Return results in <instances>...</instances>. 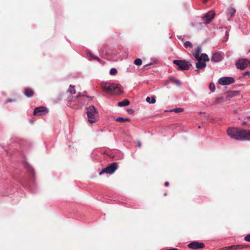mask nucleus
Segmentation results:
<instances>
[{"label":"nucleus","mask_w":250,"mask_h":250,"mask_svg":"<svg viewBox=\"0 0 250 250\" xmlns=\"http://www.w3.org/2000/svg\"><path fill=\"white\" fill-rule=\"evenodd\" d=\"M227 134L236 140L250 141V130L229 127L227 130Z\"/></svg>","instance_id":"nucleus-1"},{"label":"nucleus","mask_w":250,"mask_h":250,"mask_svg":"<svg viewBox=\"0 0 250 250\" xmlns=\"http://www.w3.org/2000/svg\"><path fill=\"white\" fill-rule=\"evenodd\" d=\"M102 88L103 90L110 94L119 95L123 93L118 84L115 83H102Z\"/></svg>","instance_id":"nucleus-2"},{"label":"nucleus","mask_w":250,"mask_h":250,"mask_svg":"<svg viewBox=\"0 0 250 250\" xmlns=\"http://www.w3.org/2000/svg\"><path fill=\"white\" fill-rule=\"evenodd\" d=\"M86 113L88 122L90 124L94 123L98 120V112L94 106L91 105L87 107Z\"/></svg>","instance_id":"nucleus-3"},{"label":"nucleus","mask_w":250,"mask_h":250,"mask_svg":"<svg viewBox=\"0 0 250 250\" xmlns=\"http://www.w3.org/2000/svg\"><path fill=\"white\" fill-rule=\"evenodd\" d=\"M173 63L178 66V70H187L189 68L191 64L186 62L185 60H174Z\"/></svg>","instance_id":"nucleus-4"},{"label":"nucleus","mask_w":250,"mask_h":250,"mask_svg":"<svg viewBox=\"0 0 250 250\" xmlns=\"http://www.w3.org/2000/svg\"><path fill=\"white\" fill-rule=\"evenodd\" d=\"M118 167L117 163L114 162L112 163L111 165L107 167H106L103 169L99 173V175H101L103 173H106L107 174H111L113 173Z\"/></svg>","instance_id":"nucleus-5"},{"label":"nucleus","mask_w":250,"mask_h":250,"mask_svg":"<svg viewBox=\"0 0 250 250\" xmlns=\"http://www.w3.org/2000/svg\"><path fill=\"white\" fill-rule=\"evenodd\" d=\"M250 63V61L246 59H241L237 61L236 67L237 69L243 70L247 68Z\"/></svg>","instance_id":"nucleus-6"},{"label":"nucleus","mask_w":250,"mask_h":250,"mask_svg":"<svg viewBox=\"0 0 250 250\" xmlns=\"http://www.w3.org/2000/svg\"><path fill=\"white\" fill-rule=\"evenodd\" d=\"M215 15L214 11L212 10L208 11L202 18L203 23L208 24L210 23L211 20L214 18Z\"/></svg>","instance_id":"nucleus-7"},{"label":"nucleus","mask_w":250,"mask_h":250,"mask_svg":"<svg viewBox=\"0 0 250 250\" xmlns=\"http://www.w3.org/2000/svg\"><path fill=\"white\" fill-rule=\"evenodd\" d=\"M234 82V79L230 77H223L220 78L218 80L219 84L222 85L230 84L233 83Z\"/></svg>","instance_id":"nucleus-8"},{"label":"nucleus","mask_w":250,"mask_h":250,"mask_svg":"<svg viewBox=\"0 0 250 250\" xmlns=\"http://www.w3.org/2000/svg\"><path fill=\"white\" fill-rule=\"evenodd\" d=\"M48 112L47 108L44 106H40L34 109L33 114L36 116H42L46 114Z\"/></svg>","instance_id":"nucleus-9"},{"label":"nucleus","mask_w":250,"mask_h":250,"mask_svg":"<svg viewBox=\"0 0 250 250\" xmlns=\"http://www.w3.org/2000/svg\"><path fill=\"white\" fill-rule=\"evenodd\" d=\"M188 247L192 250L202 249L205 248V245L203 243L193 241L188 244Z\"/></svg>","instance_id":"nucleus-10"},{"label":"nucleus","mask_w":250,"mask_h":250,"mask_svg":"<svg viewBox=\"0 0 250 250\" xmlns=\"http://www.w3.org/2000/svg\"><path fill=\"white\" fill-rule=\"evenodd\" d=\"M222 59V55L220 53H215L211 57V61L218 62Z\"/></svg>","instance_id":"nucleus-11"},{"label":"nucleus","mask_w":250,"mask_h":250,"mask_svg":"<svg viewBox=\"0 0 250 250\" xmlns=\"http://www.w3.org/2000/svg\"><path fill=\"white\" fill-rule=\"evenodd\" d=\"M198 62L196 63V68L198 69H203L206 66V62L201 61L199 59H196Z\"/></svg>","instance_id":"nucleus-12"},{"label":"nucleus","mask_w":250,"mask_h":250,"mask_svg":"<svg viewBox=\"0 0 250 250\" xmlns=\"http://www.w3.org/2000/svg\"><path fill=\"white\" fill-rule=\"evenodd\" d=\"M24 94L28 97H31L34 95V92L32 89L30 88H26L24 90Z\"/></svg>","instance_id":"nucleus-13"},{"label":"nucleus","mask_w":250,"mask_h":250,"mask_svg":"<svg viewBox=\"0 0 250 250\" xmlns=\"http://www.w3.org/2000/svg\"><path fill=\"white\" fill-rule=\"evenodd\" d=\"M170 82L173 84H176L178 86H180L181 84L180 81H179L178 80H177L173 77L170 78L167 83H170Z\"/></svg>","instance_id":"nucleus-14"},{"label":"nucleus","mask_w":250,"mask_h":250,"mask_svg":"<svg viewBox=\"0 0 250 250\" xmlns=\"http://www.w3.org/2000/svg\"><path fill=\"white\" fill-rule=\"evenodd\" d=\"M198 59L204 62H208L209 61L208 56L205 53H202L201 56H199Z\"/></svg>","instance_id":"nucleus-15"},{"label":"nucleus","mask_w":250,"mask_h":250,"mask_svg":"<svg viewBox=\"0 0 250 250\" xmlns=\"http://www.w3.org/2000/svg\"><path fill=\"white\" fill-rule=\"evenodd\" d=\"M225 101H226L225 99L223 97H216L215 99V101H214L213 104H218L221 103L222 102H223Z\"/></svg>","instance_id":"nucleus-16"},{"label":"nucleus","mask_w":250,"mask_h":250,"mask_svg":"<svg viewBox=\"0 0 250 250\" xmlns=\"http://www.w3.org/2000/svg\"><path fill=\"white\" fill-rule=\"evenodd\" d=\"M130 103V102L128 100H125L122 102H119L118 105L119 106H124L128 105Z\"/></svg>","instance_id":"nucleus-17"},{"label":"nucleus","mask_w":250,"mask_h":250,"mask_svg":"<svg viewBox=\"0 0 250 250\" xmlns=\"http://www.w3.org/2000/svg\"><path fill=\"white\" fill-rule=\"evenodd\" d=\"M201 51V48L200 47H197L195 50V52L193 54L194 57L196 59H198L199 54Z\"/></svg>","instance_id":"nucleus-18"},{"label":"nucleus","mask_w":250,"mask_h":250,"mask_svg":"<svg viewBox=\"0 0 250 250\" xmlns=\"http://www.w3.org/2000/svg\"><path fill=\"white\" fill-rule=\"evenodd\" d=\"M146 101L150 104H154L156 102V99H155V96H153L151 97V98H150L149 97H147L146 98Z\"/></svg>","instance_id":"nucleus-19"},{"label":"nucleus","mask_w":250,"mask_h":250,"mask_svg":"<svg viewBox=\"0 0 250 250\" xmlns=\"http://www.w3.org/2000/svg\"><path fill=\"white\" fill-rule=\"evenodd\" d=\"M116 121L118 122L123 123L125 122H129L130 121L129 118H124L122 117H118L116 119Z\"/></svg>","instance_id":"nucleus-20"},{"label":"nucleus","mask_w":250,"mask_h":250,"mask_svg":"<svg viewBox=\"0 0 250 250\" xmlns=\"http://www.w3.org/2000/svg\"><path fill=\"white\" fill-rule=\"evenodd\" d=\"M229 12L228 14L230 16V17H232L235 13V9L231 7L229 8Z\"/></svg>","instance_id":"nucleus-21"},{"label":"nucleus","mask_w":250,"mask_h":250,"mask_svg":"<svg viewBox=\"0 0 250 250\" xmlns=\"http://www.w3.org/2000/svg\"><path fill=\"white\" fill-rule=\"evenodd\" d=\"M231 246L232 250H241V248H243V247H242L241 245H232Z\"/></svg>","instance_id":"nucleus-22"},{"label":"nucleus","mask_w":250,"mask_h":250,"mask_svg":"<svg viewBox=\"0 0 250 250\" xmlns=\"http://www.w3.org/2000/svg\"><path fill=\"white\" fill-rule=\"evenodd\" d=\"M184 46L186 48H188V47L192 48V43L190 42L187 41V42H186L184 43Z\"/></svg>","instance_id":"nucleus-23"},{"label":"nucleus","mask_w":250,"mask_h":250,"mask_svg":"<svg viewBox=\"0 0 250 250\" xmlns=\"http://www.w3.org/2000/svg\"><path fill=\"white\" fill-rule=\"evenodd\" d=\"M142 63V61L140 59H137L134 61V64L137 66L141 65Z\"/></svg>","instance_id":"nucleus-24"},{"label":"nucleus","mask_w":250,"mask_h":250,"mask_svg":"<svg viewBox=\"0 0 250 250\" xmlns=\"http://www.w3.org/2000/svg\"><path fill=\"white\" fill-rule=\"evenodd\" d=\"M234 96V94L232 93H229L226 95L225 99L226 101L230 100V99Z\"/></svg>","instance_id":"nucleus-25"},{"label":"nucleus","mask_w":250,"mask_h":250,"mask_svg":"<svg viewBox=\"0 0 250 250\" xmlns=\"http://www.w3.org/2000/svg\"><path fill=\"white\" fill-rule=\"evenodd\" d=\"M68 91L71 94H75V90L74 89V86H72L71 85H70L69 88L68 89Z\"/></svg>","instance_id":"nucleus-26"},{"label":"nucleus","mask_w":250,"mask_h":250,"mask_svg":"<svg viewBox=\"0 0 250 250\" xmlns=\"http://www.w3.org/2000/svg\"><path fill=\"white\" fill-rule=\"evenodd\" d=\"M117 73V70L116 68H111L110 70V74L111 75H115Z\"/></svg>","instance_id":"nucleus-27"},{"label":"nucleus","mask_w":250,"mask_h":250,"mask_svg":"<svg viewBox=\"0 0 250 250\" xmlns=\"http://www.w3.org/2000/svg\"><path fill=\"white\" fill-rule=\"evenodd\" d=\"M184 109L182 108H177L171 110L170 111H175L176 113L181 112L183 111Z\"/></svg>","instance_id":"nucleus-28"},{"label":"nucleus","mask_w":250,"mask_h":250,"mask_svg":"<svg viewBox=\"0 0 250 250\" xmlns=\"http://www.w3.org/2000/svg\"><path fill=\"white\" fill-rule=\"evenodd\" d=\"M89 56L90 57V59H89V60L91 59H95V60H98V61H100L101 60L97 57H94L92 54L90 53L89 54Z\"/></svg>","instance_id":"nucleus-29"},{"label":"nucleus","mask_w":250,"mask_h":250,"mask_svg":"<svg viewBox=\"0 0 250 250\" xmlns=\"http://www.w3.org/2000/svg\"><path fill=\"white\" fill-rule=\"evenodd\" d=\"M209 88L212 91H213L215 90V85L213 83H210L209 84Z\"/></svg>","instance_id":"nucleus-30"},{"label":"nucleus","mask_w":250,"mask_h":250,"mask_svg":"<svg viewBox=\"0 0 250 250\" xmlns=\"http://www.w3.org/2000/svg\"><path fill=\"white\" fill-rule=\"evenodd\" d=\"M244 240L248 242H250V234L247 235L244 238Z\"/></svg>","instance_id":"nucleus-31"},{"label":"nucleus","mask_w":250,"mask_h":250,"mask_svg":"<svg viewBox=\"0 0 250 250\" xmlns=\"http://www.w3.org/2000/svg\"><path fill=\"white\" fill-rule=\"evenodd\" d=\"M222 250H231V246H228L224 247L222 249Z\"/></svg>","instance_id":"nucleus-32"},{"label":"nucleus","mask_w":250,"mask_h":250,"mask_svg":"<svg viewBox=\"0 0 250 250\" xmlns=\"http://www.w3.org/2000/svg\"><path fill=\"white\" fill-rule=\"evenodd\" d=\"M241 246L242 247H243V248H241V250L242 249H247L249 247V246L248 245H241Z\"/></svg>","instance_id":"nucleus-33"},{"label":"nucleus","mask_w":250,"mask_h":250,"mask_svg":"<svg viewBox=\"0 0 250 250\" xmlns=\"http://www.w3.org/2000/svg\"><path fill=\"white\" fill-rule=\"evenodd\" d=\"M136 143L138 147H140L142 146L141 143L139 140H137Z\"/></svg>","instance_id":"nucleus-34"},{"label":"nucleus","mask_w":250,"mask_h":250,"mask_svg":"<svg viewBox=\"0 0 250 250\" xmlns=\"http://www.w3.org/2000/svg\"><path fill=\"white\" fill-rule=\"evenodd\" d=\"M250 75V71H246L244 73V77H245L246 75Z\"/></svg>","instance_id":"nucleus-35"},{"label":"nucleus","mask_w":250,"mask_h":250,"mask_svg":"<svg viewBox=\"0 0 250 250\" xmlns=\"http://www.w3.org/2000/svg\"><path fill=\"white\" fill-rule=\"evenodd\" d=\"M13 101H14V100H12V99H8L7 100V101H6V103H11V102H13Z\"/></svg>","instance_id":"nucleus-36"},{"label":"nucleus","mask_w":250,"mask_h":250,"mask_svg":"<svg viewBox=\"0 0 250 250\" xmlns=\"http://www.w3.org/2000/svg\"><path fill=\"white\" fill-rule=\"evenodd\" d=\"M164 184L166 187H167L169 185V183L168 182H165Z\"/></svg>","instance_id":"nucleus-37"},{"label":"nucleus","mask_w":250,"mask_h":250,"mask_svg":"<svg viewBox=\"0 0 250 250\" xmlns=\"http://www.w3.org/2000/svg\"><path fill=\"white\" fill-rule=\"evenodd\" d=\"M80 96H81V95H78L77 96H76V99H78V97H80Z\"/></svg>","instance_id":"nucleus-38"},{"label":"nucleus","mask_w":250,"mask_h":250,"mask_svg":"<svg viewBox=\"0 0 250 250\" xmlns=\"http://www.w3.org/2000/svg\"><path fill=\"white\" fill-rule=\"evenodd\" d=\"M130 111H132L131 109H130V110L128 111V112H130Z\"/></svg>","instance_id":"nucleus-39"},{"label":"nucleus","mask_w":250,"mask_h":250,"mask_svg":"<svg viewBox=\"0 0 250 250\" xmlns=\"http://www.w3.org/2000/svg\"><path fill=\"white\" fill-rule=\"evenodd\" d=\"M130 111H132L131 109H130V110L128 111V112H130Z\"/></svg>","instance_id":"nucleus-40"},{"label":"nucleus","mask_w":250,"mask_h":250,"mask_svg":"<svg viewBox=\"0 0 250 250\" xmlns=\"http://www.w3.org/2000/svg\"><path fill=\"white\" fill-rule=\"evenodd\" d=\"M130 111H132L131 109H130V110L128 111V112H130Z\"/></svg>","instance_id":"nucleus-41"},{"label":"nucleus","mask_w":250,"mask_h":250,"mask_svg":"<svg viewBox=\"0 0 250 250\" xmlns=\"http://www.w3.org/2000/svg\"><path fill=\"white\" fill-rule=\"evenodd\" d=\"M245 124H246V122H244V123H243V125H245Z\"/></svg>","instance_id":"nucleus-42"}]
</instances>
